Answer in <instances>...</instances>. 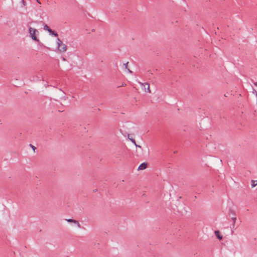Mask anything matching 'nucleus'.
<instances>
[{"label": "nucleus", "instance_id": "f257e3e1", "mask_svg": "<svg viewBox=\"0 0 257 257\" xmlns=\"http://www.w3.org/2000/svg\"><path fill=\"white\" fill-rule=\"evenodd\" d=\"M30 36L32 40L38 43H40L39 40L37 38V36L39 34V32L36 29L30 27L29 29Z\"/></svg>", "mask_w": 257, "mask_h": 257}, {"label": "nucleus", "instance_id": "f03ea898", "mask_svg": "<svg viewBox=\"0 0 257 257\" xmlns=\"http://www.w3.org/2000/svg\"><path fill=\"white\" fill-rule=\"evenodd\" d=\"M58 50L61 52H64L67 50V46L64 43H61L60 45L58 46Z\"/></svg>", "mask_w": 257, "mask_h": 257}, {"label": "nucleus", "instance_id": "7ed1b4c3", "mask_svg": "<svg viewBox=\"0 0 257 257\" xmlns=\"http://www.w3.org/2000/svg\"><path fill=\"white\" fill-rule=\"evenodd\" d=\"M147 167V163H142L138 167V170H143L145 169Z\"/></svg>", "mask_w": 257, "mask_h": 257}, {"label": "nucleus", "instance_id": "20e7f679", "mask_svg": "<svg viewBox=\"0 0 257 257\" xmlns=\"http://www.w3.org/2000/svg\"><path fill=\"white\" fill-rule=\"evenodd\" d=\"M215 235L216 236V237L219 239V240H221L222 239V236L220 235V233L219 231L216 230L214 232Z\"/></svg>", "mask_w": 257, "mask_h": 257}, {"label": "nucleus", "instance_id": "39448f33", "mask_svg": "<svg viewBox=\"0 0 257 257\" xmlns=\"http://www.w3.org/2000/svg\"><path fill=\"white\" fill-rule=\"evenodd\" d=\"M144 86L145 89H146V86H147V89L148 92L149 93L151 92V90L150 89V85L149 83H144Z\"/></svg>", "mask_w": 257, "mask_h": 257}, {"label": "nucleus", "instance_id": "423d86ee", "mask_svg": "<svg viewBox=\"0 0 257 257\" xmlns=\"http://www.w3.org/2000/svg\"><path fill=\"white\" fill-rule=\"evenodd\" d=\"M49 33V34L50 35H53V36H54L55 37H57L58 36V34L56 32L53 31L52 29L51 30V31Z\"/></svg>", "mask_w": 257, "mask_h": 257}, {"label": "nucleus", "instance_id": "0eeeda50", "mask_svg": "<svg viewBox=\"0 0 257 257\" xmlns=\"http://www.w3.org/2000/svg\"><path fill=\"white\" fill-rule=\"evenodd\" d=\"M257 185V181H254V180H251V187L253 188V187H254L256 185Z\"/></svg>", "mask_w": 257, "mask_h": 257}, {"label": "nucleus", "instance_id": "6e6552de", "mask_svg": "<svg viewBox=\"0 0 257 257\" xmlns=\"http://www.w3.org/2000/svg\"><path fill=\"white\" fill-rule=\"evenodd\" d=\"M66 220L67 221H68V222L73 223H75V222L76 221V220H74L72 219H66Z\"/></svg>", "mask_w": 257, "mask_h": 257}, {"label": "nucleus", "instance_id": "1a4fd4ad", "mask_svg": "<svg viewBox=\"0 0 257 257\" xmlns=\"http://www.w3.org/2000/svg\"><path fill=\"white\" fill-rule=\"evenodd\" d=\"M128 139L131 141V142H132L133 143H134L135 145H136V141H135V139H130V138H129V135H128Z\"/></svg>", "mask_w": 257, "mask_h": 257}, {"label": "nucleus", "instance_id": "9d476101", "mask_svg": "<svg viewBox=\"0 0 257 257\" xmlns=\"http://www.w3.org/2000/svg\"><path fill=\"white\" fill-rule=\"evenodd\" d=\"M231 219L233 221V225H234L235 223V221L236 220V218L235 217H233L231 218Z\"/></svg>", "mask_w": 257, "mask_h": 257}, {"label": "nucleus", "instance_id": "9b49d317", "mask_svg": "<svg viewBox=\"0 0 257 257\" xmlns=\"http://www.w3.org/2000/svg\"><path fill=\"white\" fill-rule=\"evenodd\" d=\"M57 45H58V46H59L61 43H62V42L60 40V39L59 38H57Z\"/></svg>", "mask_w": 257, "mask_h": 257}, {"label": "nucleus", "instance_id": "f8f14e48", "mask_svg": "<svg viewBox=\"0 0 257 257\" xmlns=\"http://www.w3.org/2000/svg\"><path fill=\"white\" fill-rule=\"evenodd\" d=\"M75 224H76V225L78 227H81V225L79 223V222L77 220H76L75 223Z\"/></svg>", "mask_w": 257, "mask_h": 257}, {"label": "nucleus", "instance_id": "ddd939ff", "mask_svg": "<svg viewBox=\"0 0 257 257\" xmlns=\"http://www.w3.org/2000/svg\"><path fill=\"white\" fill-rule=\"evenodd\" d=\"M49 28V27L47 25H46V24H45V25L44 26V29L45 30H46H46H47V29H48Z\"/></svg>", "mask_w": 257, "mask_h": 257}, {"label": "nucleus", "instance_id": "4468645a", "mask_svg": "<svg viewBox=\"0 0 257 257\" xmlns=\"http://www.w3.org/2000/svg\"><path fill=\"white\" fill-rule=\"evenodd\" d=\"M128 62H127L126 63L123 64V65L124 66L125 69H127V64H128Z\"/></svg>", "mask_w": 257, "mask_h": 257}, {"label": "nucleus", "instance_id": "2eb2a0df", "mask_svg": "<svg viewBox=\"0 0 257 257\" xmlns=\"http://www.w3.org/2000/svg\"><path fill=\"white\" fill-rule=\"evenodd\" d=\"M30 146L33 149V150L35 151V149H36V147L35 146H33L32 144H30Z\"/></svg>", "mask_w": 257, "mask_h": 257}, {"label": "nucleus", "instance_id": "dca6fc26", "mask_svg": "<svg viewBox=\"0 0 257 257\" xmlns=\"http://www.w3.org/2000/svg\"><path fill=\"white\" fill-rule=\"evenodd\" d=\"M253 93L257 95V91L254 89H253Z\"/></svg>", "mask_w": 257, "mask_h": 257}, {"label": "nucleus", "instance_id": "f3484780", "mask_svg": "<svg viewBox=\"0 0 257 257\" xmlns=\"http://www.w3.org/2000/svg\"><path fill=\"white\" fill-rule=\"evenodd\" d=\"M23 4L25 6L26 5V2L24 0H22Z\"/></svg>", "mask_w": 257, "mask_h": 257}, {"label": "nucleus", "instance_id": "a211bd4d", "mask_svg": "<svg viewBox=\"0 0 257 257\" xmlns=\"http://www.w3.org/2000/svg\"><path fill=\"white\" fill-rule=\"evenodd\" d=\"M126 69L127 70V71H128L129 73H133V72H132L131 70H130L129 69H128V68H127V69Z\"/></svg>", "mask_w": 257, "mask_h": 257}, {"label": "nucleus", "instance_id": "6ab92c4d", "mask_svg": "<svg viewBox=\"0 0 257 257\" xmlns=\"http://www.w3.org/2000/svg\"><path fill=\"white\" fill-rule=\"evenodd\" d=\"M51 29L50 28H49L48 29H47L46 31H47L48 32H49L50 31H51Z\"/></svg>", "mask_w": 257, "mask_h": 257}, {"label": "nucleus", "instance_id": "aec40b11", "mask_svg": "<svg viewBox=\"0 0 257 257\" xmlns=\"http://www.w3.org/2000/svg\"><path fill=\"white\" fill-rule=\"evenodd\" d=\"M135 146H136V147H139L140 148H141V146H140V145H138L136 144V145H135Z\"/></svg>", "mask_w": 257, "mask_h": 257}, {"label": "nucleus", "instance_id": "412c9836", "mask_svg": "<svg viewBox=\"0 0 257 257\" xmlns=\"http://www.w3.org/2000/svg\"><path fill=\"white\" fill-rule=\"evenodd\" d=\"M37 2L39 4H41V2L40 1V0H36Z\"/></svg>", "mask_w": 257, "mask_h": 257}, {"label": "nucleus", "instance_id": "4be33fe9", "mask_svg": "<svg viewBox=\"0 0 257 257\" xmlns=\"http://www.w3.org/2000/svg\"><path fill=\"white\" fill-rule=\"evenodd\" d=\"M254 85L257 86V82L254 83Z\"/></svg>", "mask_w": 257, "mask_h": 257}, {"label": "nucleus", "instance_id": "5701e85b", "mask_svg": "<svg viewBox=\"0 0 257 257\" xmlns=\"http://www.w3.org/2000/svg\"><path fill=\"white\" fill-rule=\"evenodd\" d=\"M125 85H126V84H125V83H123V84H122V86H125Z\"/></svg>", "mask_w": 257, "mask_h": 257}, {"label": "nucleus", "instance_id": "b1692460", "mask_svg": "<svg viewBox=\"0 0 257 257\" xmlns=\"http://www.w3.org/2000/svg\"><path fill=\"white\" fill-rule=\"evenodd\" d=\"M65 60H66L65 58L63 57V60L65 61Z\"/></svg>", "mask_w": 257, "mask_h": 257}, {"label": "nucleus", "instance_id": "393cba45", "mask_svg": "<svg viewBox=\"0 0 257 257\" xmlns=\"http://www.w3.org/2000/svg\"><path fill=\"white\" fill-rule=\"evenodd\" d=\"M231 212L232 214H234V212L233 211H231Z\"/></svg>", "mask_w": 257, "mask_h": 257}]
</instances>
